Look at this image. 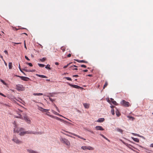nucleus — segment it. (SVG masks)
Returning a JSON list of instances; mask_svg holds the SVG:
<instances>
[{"instance_id": "obj_52", "label": "nucleus", "mask_w": 153, "mask_h": 153, "mask_svg": "<svg viewBox=\"0 0 153 153\" xmlns=\"http://www.w3.org/2000/svg\"><path fill=\"white\" fill-rule=\"evenodd\" d=\"M150 147H153V143H152L150 145Z\"/></svg>"}, {"instance_id": "obj_1", "label": "nucleus", "mask_w": 153, "mask_h": 153, "mask_svg": "<svg viewBox=\"0 0 153 153\" xmlns=\"http://www.w3.org/2000/svg\"><path fill=\"white\" fill-rule=\"evenodd\" d=\"M14 131L19 133L20 136H23L25 134H36V132L32 131H25L23 128H18L17 129L15 128L14 129Z\"/></svg>"}, {"instance_id": "obj_7", "label": "nucleus", "mask_w": 153, "mask_h": 153, "mask_svg": "<svg viewBox=\"0 0 153 153\" xmlns=\"http://www.w3.org/2000/svg\"><path fill=\"white\" fill-rule=\"evenodd\" d=\"M24 119L25 120L27 123L28 124H30L31 123V120H30L29 117L26 114H25V115L24 116Z\"/></svg>"}, {"instance_id": "obj_60", "label": "nucleus", "mask_w": 153, "mask_h": 153, "mask_svg": "<svg viewBox=\"0 0 153 153\" xmlns=\"http://www.w3.org/2000/svg\"><path fill=\"white\" fill-rule=\"evenodd\" d=\"M19 69H21V68H20V64H19Z\"/></svg>"}, {"instance_id": "obj_33", "label": "nucleus", "mask_w": 153, "mask_h": 153, "mask_svg": "<svg viewBox=\"0 0 153 153\" xmlns=\"http://www.w3.org/2000/svg\"><path fill=\"white\" fill-rule=\"evenodd\" d=\"M50 65H46V66L45 67V68L47 69H48L49 70L51 69V68L50 67Z\"/></svg>"}, {"instance_id": "obj_61", "label": "nucleus", "mask_w": 153, "mask_h": 153, "mask_svg": "<svg viewBox=\"0 0 153 153\" xmlns=\"http://www.w3.org/2000/svg\"><path fill=\"white\" fill-rule=\"evenodd\" d=\"M56 114L60 116L61 117H63V116L62 115H59V114Z\"/></svg>"}, {"instance_id": "obj_41", "label": "nucleus", "mask_w": 153, "mask_h": 153, "mask_svg": "<svg viewBox=\"0 0 153 153\" xmlns=\"http://www.w3.org/2000/svg\"><path fill=\"white\" fill-rule=\"evenodd\" d=\"M27 64L29 65L30 66L32 67L33 66L32 64L31 63H27Z\"/></svg>"}, {"instance_id": "obj_39", "label": "nucleus", "mask_w": 153, "mask_h": 153, "mask_svg": "<svg viewBox=\"0 0 153 153\" xmlns=\"http://www.w3.org/2000/svg\"><path fill=\"white\" fill-rule=\"evenodd\" d=\"M65 79H67L68 80H70V81L72 80V79L71 78L68 77H65Z\"/></svg>"}, {"instance_id": "obj_13", "label": "nucleus", "mask_w": 153, "mask_h": 153, "mask_svg": "<svg viewBox=\"0 0 153 153\" xmlns=\"http://www.w3.org/2000/svg\"><path fill=\"white\" fill-rule=\"evenodd\" d=\"M28 152L30 153H39L38 152L31 149H27V150Z\"/></svg>"}, {"instance_id": "obj_14", "label": "nucleus", "mask_w": 153, "mask_h": 153, "mask_svg": "<svg viewBox=\"0 0 153 153\" xmlns=\"http://www.w3.org/2000/svg\"><path fill=\"white\" fill-rule=\"evenodd\" d=\"M72 135H74V136L77 137H78V138H80L81 139L83 140H86V139H85V138H83L80 137V136H79V135H78L76 134H75L74 133H73V134H72Z\"/></svg>"}, {"instance_id": "obj_46", "label": "nucleus", "mask_w": 153, "mask_h": 153, "mask_svg": "<svg viewBox=\"0 0 153 153\" xmlns=\"http://www.w3.org/2000/svg\"><path fill=\"white\" fill-rule=\"evenodd\" d=\"M64 134L66 135L67 136H69V137H73L72 136H71V135H70L68 134H65V133H63Z\"/></svg>"}, {"instance_id": "obj_24", "label": "nucleus", "mask_w": 153, "mask_h": 153, "mask_svg": "<svg viewBox=\"0 0 153 153\" xmlns=\"http://www.w3.org/2000/svg\"><path fill=\"white\" fill-rule=\"evenodd\" d=\"M116 114L117 117H119L120 116V112L118 110H117L116 111Z\"/></svg>"}, {"instance_id": "obj_44", "label": "nucleus", "mask_w": 153, "mask_h": 153, "mask_svg": "<svg viewBox=\"0 0 153 153\" xmlns=\"http://www.w3.org/2000/svg\"><path fill=\"white\" fill-rule=\"evenodd\" d=\"M25 58L27 60H28V61L30 60V59L28 58V57L27 56H25Z\"/></svg>"}, {"instance_id": "obj_42", "label": "nucleus", "mask_w": 153, "mask_h": 153, "mask_svg": "<svg viewBox=\"0 0 153 153\" xmlns=\"http://www.w3.org/2000/svg\"><path fill=\"white\" fill-rule=\"evenodd\" d=\"M81 67H83L84 68H86V65H81Z\"/></svg>"}, {"instance_id": "obj_32", "label": "nucleus", "mask_w": 153, "mask_h": 153, "mask_svg": "<svg viewBox=\"0 0 153 153\" xmlns=\"http://www.w3.org/2000/svg\"><path fill=\"white\" fill-rule=\"evenodd\" d=\"M72 63V62H70V63H69V64H68L67 65H65V66H64V67H63V68H67L68 66H69L70 64H71Z\"/></svg>"}, {"instance_id": "obj_43", "label": "nucleus", "mask_w": 153, "mask_h": 153, "mask_svg": "<svg viewBox=\"0 0 153 153\" xmlns=\"http://www.w3.org/2000/svg\"><path fill=\"white\" fill-rule=\"evenodd\" d=\"M49 99L51 101H52V102H53V101H54V100L52 99L51 98H49Z\"/></svg>"}, {"instance_id": "obj_3", "label": "nucleus", "mask_w": 153, "mask_h": 153, "mask_svg": "<svg viewBox=\"0 0 153 153\" xmlns=\"http://www.w3.org/2000/svg\"><path fill=\"white\" fill-rule=\"evenodd\" d=\"M46 114L47 115L49 116L50 117H51L52 118L55 119L57 120H59L60 121L62 122H64V123H69V124H71L70 123H69L68 122L64 120H63L62 119L60 118H59L57 117L54 116H53L51 115H49L47 114Z\"/></svg>"}, {"instance_id": "obj_23", "label": "nucleus", "mask_w": 153, "mask_h": 153, "mask_svg": "<svg viewBox=\"0 0 153 153\" xmlns=\"http://www.w3.org/2000/svg\"><path fill=\"white\" fill-rule=\"evenodd\" d=\"M111 102H112L114 105H117V102H116L114 100V99H112V98H111Z\"/></svg>"}, {"instance_id": "obj_58", "label": "nucleus", "mask_w": 153, "mask_h": 153, "mask_svg": "<svg viewBox=\"0 0 153 153\" xmlns=\"http://www.w3.org/2000/svg\"><path fill=\"white\" fill-rule=\"evenodd\" d=\"M15 99V100H16L17 101H19V100H17V99H16V98H15V97L14 98H13V99Z\"/></svg>"}, {"instance_id": "obj_47", "label": "nucleus", "mask_w": 153, "mask_h": 153, "mask_svg": "<svg viewBox=\"0 0 153 153\" xmlns=\"http://www.w3.org/2000/svg\"><path fill=\"white\" fill-rule=\"evenodd\" d=\"M13 43H14L16 44H21V42H19V43H15V42H13Z\"/></svg>"}, {"instance_id": "obj_50", "label": "nucleus", "mask_w": 153, "mask_h": 153, "mask_svg": "<svg viewBox=\"0 0 153 153\" xmlns=\"http://www.w3.org/2000/svg\"><path fill=\"white\" fill-rule=\"evenodd\" d=\"M78 75H75L73 76V77H78Z\"/></svg>"}, {"instance_id": "obj_2", "label": "nucleus", "mask_w": 153, "mask_h": 153, "mask_svg": "<svg viewBox=\"0 0 153 153\" xmlns=\"http://www.w3.org/2000/svg\"><path fill=\"white\" fill-rule=\"evenodd\" d=\"M60 141L62 143L65 144L68 146H70V145L69 141L65 138L61 137L60 138Z\"/></svg>"}, {"instance_id": "obj_48", "label": "nucleus", "mask_w": 153, "mask_h": 153, "mask_svg": "<svg viewBox=\"0 0 153 153\" xmlns=\"http://www.w3.org/2000/svg\"><path fill=\"white\" fill-rule=\"evenodd\" d=\"M35 70H30V71H27V72H34L35 71Z\"/></svg>"}, {"instance_id": "obj_49", "label": "nucleus", "mask_w": 153, "mask_h": 153, "mask_svg": "<svg viewBox=\"0 0 153 153\" xmlns=\"http://www.w3.org/2000/svg\"><path fill=\"white\" fill-rule=\"evenodd\" d=\"M71 56V54L70 53L68 55H67V57H70Z\"/></svg>"}, {"instance_id": "obj_6", "label": "nucleus", "mask_w": 153, "mask_h": 153, "mask_svg": "<svg viewBox=\"0 0 153 153\" xmlns=\"http://www.w3.org/2000/svg\"><path fill=\"white\" fill-rule=\"evenodd\" d=\"M12 140L17 144H19L22 143V142L19 140L15 136H14Z\"/></svg>"}, {"instance_id": "obj_53", "label": "nucleus", "mask_w": 153, "mask_h": 153, "mask_svg": "<svg viewBox=\"0 0 153 153\" xmlns=\"http://www.w3.org/2000/svg\"><path fill=\"white\" fill-rule=\"evenodd\" d=\"M83 71L84 72H87L88 70H83Z\"/></svg>"}, {"instance_id": "obj_16", "label": "nucleus", "mask_w": 153, "mask_h": 153, "mask_svg": "<svg viewBox=\"0 0 153 153\" xmlns=\"http://www.w3.org/2000/svg\"><path fill=\"white\" fill-rule=\"evenodd\" d=\"M105 119L104 118H99L98 120L97 121V122H102L104 121Z\"/></svg>"}, {"instance_id": "obj_28", "label": "nucleus", "mask_w": 153, "mask_h": 153, "mask_svg": "<svg viewBox=\"0 0 153 153\" xmlns=\"http://www.w3.org/2000/svg\"><path fill=\"white\" fill-rule=\"evenodd\" d=\"M65 49L66 48L64 46H62L61 48V49L62 51L63 52L65 51Z\"/></svg>"}, {"instance_id": "obj_18", "label": "nucleus", "mask_w": 153, "mask_h": 153, "mask_svg": "<svg viewBox=\"0 0 153 153\" xmlns=\"http://www.w3.org/2000/svg\"><path fill=\"white\" fill-rule=\"evenodd\" d=\"M8 97L9 99H11V100H13L15 102V103H16V101L14 100H13L14 97L12 95L9 96Z\"/></svg>"}, {"instance_id": "obj_12", "label": "nucleus", "mask_w": 153, "mask_h": 153, "mask_svg": "<svg viewBox=\"0 0 153 153\" xmlns=\"http://www.w3.org/2000/svg\"><path fill=\"white\" fill-rule=\"evenodd\" d=\"M75 61H76L79 62H80V63H87L88 62H87V61H85L84 60H78V59H75Z\"/></svg>"}, {"instance_id": "obj_27", "label": "nucleus", "mask_w": 153, "mask_h": 153, "mask_svg": "<svg viewBox=\"0 0 153 153\" xmlns=\"http://www.w3.org/2000/svg\"><path fill=\"white\" fill-rule=\"evenodd\" d=\"M40 110L42 111H45V112H47V111H48V109H44L42 108H41V109H40Z\"/></svg>"}, {"instance_id": "obj_26", "label": "nucleus", "mask_w": 153, "mask_h": 153, "mask_svg": "<svg viewBox=\"0 0 153 153\" xmlns=\"http://www.w3.org/2000/svg\"><path fill=\"white\" fill-rule=\"evenodd\" d=\"M108 85V82L107 81H106L105 83V84L103 86V89H104L105 88H106L107 86Z\"/></svg>"}, {"instance_id": "obj_35", "label": "nucleus", "mask_w": 153, "mask_h": 153, "mask_svg": "<svg viewBox=\"0 0 153 153\" xmlns=\"http://www.w3.org/2000/svg\"><path fill=\"white\" fill-rule=\"evenodd\" d=\"M111 112L112 114L114 115L115 114L114 110L113 109H112L111 110Z\"/></svg>"}, {"instance_id": "obj_19", "label": "nucleus", "mask_w": 153, "mask_h": 153, "mask_svg": "<svg viewBox=\"0 0 153 153\" xmlns=\"http://www.w3.org/2000/svg\"><path fill=\"white\" fill-rule=\"evenodd\" d=\"M132 139L135 141L137 142H139V140L137 138H135L134 137H132Z\"/></svg>"}, {"instance_id": "obj_9", "label": "nucleus", "mask_w": 153, "mask_h": 153, "mask_svg": "<svg viewBox=\"0 0 153 153\" xmlns=\"http://www.w3.org/2000/svg\"><path fill=\"white\" fill-rule=\"evenodd\" d=\"M16 76L21 78L22 80L25 81H28L30 79L29 78L25 76H21L18 75H16Z\"/></svg>"}, {"instance_id": "obj_64", "label": "nucleus", "mask_w": 153, "mask_h": 153, "mask_svg": "<svg viewBox=\"0 0 153 153\" xmlns=\"http://www.w3.org/2000/svg\"><path fill=\"white\" fill-rule=\"evenodd\" d=\"M55 107L57 109V110L58 109V108L55 105Z\"/></svg>"}, {"instance_id": "obj_36", "label": "nucleus", "mask_w": 153, "mask_h": 153, "mask_svg": "<svg viewBox=\"0 0 153 153\" xmlns=\"http://www.w3.org/2000/svg\"><path fill=\"white\" fill-rule=\"evenodd\" d=\"M46 58L45 57H44L43 58L40 59V61L42 62H44Z\"/></svg>"}, {"instance_id": "obj_40", "label": "nucleus", "mask_w": 153, "mask_h": 153, "mask_svg": "<svg viewBox=\"0 0 153 153\" xmlns=\"http://www.w3.org/2000/svg\"><path fill=\"white\" fill-rule=\"evenodd\" d=\"M132 134L134 136H139V137H140L139 135L138 134H135V133H132Z\"/></svg>"}, {"instance_id": "obj_37", "label": "nucleus", "mask_w": 153, "mask_h": 153, "mask_svg": "<svg viewBox=\"0 0 153 153\" xmlns=\"http://www.w3.org/2000/svg\"><path fill=\"white\" fill-rule=\"evenodd\" d=\"M123 143L124 144H125L127 146H128V147L131 149L132 150H134L132 149L130 147H129L128 146V144H127L124 142H123Z\"/></svg>"}, {"instance_id": "obj_25", "label": "nucleus", "mask_w": 153, "mask_h": 153, "mask_svg": "<svg viewBox=\"0 0 153 153\" xmlns=\"http://www.w3.org/2000/svg\"><path fill=\"white\" fill-rule=\"evenodd\" d=\"M100 135L102 136V137H103L104 138H105L106 140H107L108 141L110 142V141L109 140H108L107 138L105 137L102 134H101Z\"/></svg>"}, {"instance_id": "obj_45", "label": "nucleus", "mask_w": 153, "mask_h": 153, "mask_svg": "<svg viewBox=\"0 0 153 153\" xmlns=\"http://www.w3.org/2000/svg\"><path fill=\"white\" fill-rule=\"evenodd\" d=\"M0 95L4 97H6V96H5L2 93H1L0 92Z\"/></svg>"}, {"instance_id": "obj_10", "label": "nucleus", "mask_w": 153, "mask_h": 153, "mask_svg": "<svg viewBox=\"0 0 153 153\" xmlns=\"http://www.w3.org/2000/svg\"><path fill=\"white\" fill-rule=\"evenodd\" d=\"M95 129L97 130L103 131L104 130V129L103 128L102 126H96Z\"/></svg>"}, {"instance_id": "obj_62", "label": "nucleus", "mask_w": 153, "mask_h": 153, "mask_svg": "<svg viewBox=\"0 0 153 153\" xmlns=\"http://www.w3.org/2000/svg\"><path fill=\"white\" fill-rule=\"evenodd\" d=\"M46 80H47V81H50V79H46Z\"/></svg>"}, {"instance_id": "obj_63", "label": "nucleus", "mask_w": 153, "mask_h": 153, "mask_svg": "<svg viewBox=\"0 0 153 153\" xmlns=\"http://www.w3.org/2000/svg\"><path fill=\"white\" fill-rule=\"evenodd\" d=\"M24 45H25V44H26L25 40L24 41Z\"/></svg>"}, {"instance_id": "obj_21", "label": "nucleus", "mask_w": 153, "mask_h": 153, "mask_svg": "<svg viewBox=\"0 0 153 153\" xmlns=\"http://www.w3.org/2000/svg\"><path fill=\"white\" fill-rule=\"evenodd\" d=\"M33 95L34 96H41V95H43V94L42 93H34L33 94Z\"/></svg>"}, {"instance_id": "obj_5", "label": "nucleus", "mask_w": 153, "mask_h": 153, "mask_svg": "<svg viewBox=\"0 0 153 153\" xmlns=\"http://www.w3.org/2000/svg\"><path fill=\"white\" fill-rule=\"evenodd\" d=\"M16 89L18 91H24L25 88L22 85L18 84L16 85Z\"/></svg>"}, {"instance_id": "obj_4", "label": "nucleus", "mask_w": 153, "mask_h": 153, "mask_svg": "<svg viewBox=\"0 0 153 153\" xmlns=\"http://www.w3.org/2000/svg\"><path fill=\"white\" fill-rule=\"evenodd\" d=\"M120 103L122 105L125 107H128L130 106L129 103L124 100H122L121 101Z\"/></svg>"}, {"instance_id": "obj_38", "label": "nucleus", "mask_w": 153, "mask_h": 153, "mask_svg": "<svg viewBox=\"0 0 153 153\" xmlns=\"http://www.w3.org/2000/svg\"><path fill=\"white\" fill-rule=\"evenodd\" d=\"M1 81L4 85H6L7 84L6 83H5L4 81L1 79H0Z\"/></svg>"}, {"instance_id": "obj_30", "label": "nucleus", "mask_w": 153, "mask_h": 153, "mask_svg": "<svg viewBox=\"0 0 153 153\" xmlns=\"http://www.w3.org/2000/svg\"><path fill=\"white\" fill-rule=\"evenodd\" d=\"M73 67H77L75 65H74L72 66H71V68L72 69H73V70H78V69L77 68H75L74 69H73L72 68Z\"/></svg>"}, {"instance_id": "obj_56", "label": "nucleus", "mask_w": 153, "mask_h": 153, "mask_svg": "<svg viewBox=\"0 0 153 153\" xmlns=\"http://www.w3.org/2000/svg\"><path fill=\"white\" fill-rule=\"evenodd\" d=\"M4 61L5 65L7 66V63Z\"/></svg>"}, {"instance_id": "obj_31", "label": "nucleus", "mask_w": 153, "mask_h": 153, "mask_svg": "<svg viewBox=\"0 0 153 153\" xmlns=\"http://www.w3.org/2000/svg\"><path fill=\"white\" fill-rule=\"evenodd\" d=\"M38 65L41 67H43L45 66V65L42 64H41L40 63L38 64Z\"/></svg>"}, {"instance_id": "obj_29", "label": "nucleus", "mask_w": 153, "mask_h": 153, "mask_svg": "<svg viewBox=\"0 0 153 153\" xmlns=\"http://www.w3.org/2000/svg\"><path fill=\"white\" fill-rule=\"evenodd\" d=\"M15 117L17 118H19L21 119H23V117L20 114H19V116H15Z\"/></svg>"}, {"instance_id": "obj_8", "label": "nucleus", "mask_w": 153, "mask_h": 153, "mask_svg": "<svg viewBox=\"0 0 153 153\" xmlns=\"http://www.w3.org/2000/svg\"><path fill=\"white\" fill-rule=\"evenodd\" d=\"M81 149H83V150H85L86 149H88L89 150H93L94 149L93 148L90 146H82L81 147Z\"/></svg>"}, {"instance_id": "obj_22", "label": "nucleus", "mask_w": 153, "mask_h": 153, "mask_svg": "<svg viewBox=\"0 0 153 153\" xmlns=\"http://www.w3.org/2000/svg\"><path fill=\"white\" fill-rule=\"evenodd\" d=\"M9 69H11L12 67V62L9 63Z\"/></svg>"}, {"instance_id": "obj_11", "label": "nucleus", "mask_w": 153, "mask_h": 153, "mask_svg": "<svg viewBox=\"0 0 153 153\" xmlns=\"http://www.w3.org/2000/svg\"><path fill=\"white\" fill-rule=\"evenodd\" d=\"M69 85L70 86L74 87V88H78V89H79V88H81L80 86H79L78 85H72L71 84H69Z\"/></svg>"}, {"instance_id": "obj_15", "label": "nucleus", "mask_w": 153, "mask_h": 153, "mask_svg": "<svg viewBox=\"0 0 153 153\" xmlns=\"http://www.w3.org/2000/svg\"><path fill=\"white\" fill-rule=\"evenodd\" d=\"M83 105L85 108H88L89 107V104L88 103H83Z\"/></svg>"}, {"instance_id": "obj_54", "label": "nucleus", "mask_w": 153, "mask_h": 153, "mask_svg": "<svg viewBox=\"0 0 153 153\" xmlns=\"http://www.w3.org/2000/svg\"><path fill=\"white\" fill-rule=\"evenodd\" d=\"M55 64L56 65H59V63H58V62H56L55 63Z\"/></svg>"}, {"instance_id": "obj_57", "label": "nucleus", "mask_w": 153, "mask_h": 153, "mask_svg": "<svg viewBox=\"0 0 153 153\" xmlns=\"http://www.w3.org/2000/svg\"><path fill=\"white\" fill-rule=\"evenodd\" d=\"M87 76H92V75L91 74H89V75H88Z\"/></svg>"}, {"instance_id": "obj_59", "label": "nucleus", "mask_w": 153, "mask_h": 153, "mask_svg": "<svg viewBox=\"0 0 153 153\" xmlns=\"http://www.w3.org/2000/svg\"><path fill=\"white\" fill-rule=\"evenodd\" d=\"M90 131L91 133H92V134H94V132L93 131Z\"/></svg>"}, {"instance_id": "obj_17", "label": "nucleus", "mask_w": 153, "mask_h": 153, "mask_svg": "<svg viewBox=\"0 0 153 153\" xmlns=\"http://www.w3.org/2000/svg\"><path fill=\"white\" fill-rule=\"evenodd\" d=\"M36 75L37 76H38L40 77H41V78H47V77L46 76L44 75H39V74H37Z\"/></svg>"}, {"instance_id": "obj_55", "label": "nucleus", "mask_w": 153, "mask_h": 153, "mask_svg": "<svg viewBox=\"0 0 153 153\" xmlns=\"http://www.w3.org/2000/svg\"><path fill=\"white\" fill-rule=\"evenodd\" d=\"M24 47H25V49L27 50V47H26V44H25V45H24Z\"/></svg>"}, {"instance_id": "obj_20", "label": "nucleus", "mask_w": 153, "mask_h": 153, "mask_svg": "<svg viewBox=\"0 0 153 153\" xmlns=\"http://www.w3.org/2000/svg\"><path fill=\"white\" fill-rule=\"evenodd\" d=\"M116 130L118 132H120L121 133H122V132H123V131L122 129H121L120 128H117L116 129Z\"/></svg>"}, {"instance_id": "obj_34", "label": "nucleus", "mask_w": 153, "mask_h": 153, "mask_svg": "<svg viewBox=\"0 0 153 153\" xmlns=\"http://www.w3.org/2000/svg\"><path fill=\"white\" fill-rule=\"evenodd\" d=\"M63 131H64L66 132H67V133H69V134H71L72 135V134H73V133H71V132L68 131H65V130H63Z\"/></svg>"}, {"instance_id": "obj_51", "label": "nucleus", "mask_w": 153, "mask_h": 153, "mask_svg": "<svg viewBox=\"0 0 153 153\" xmlns=\"http://www.w3.org/2000/svg\"><path fill=\"white\" fill-rule=\"evenodd\" d=\"M4 52L6 54H8V52L7 51H4Z\"/></svg>"}]
</instances>
